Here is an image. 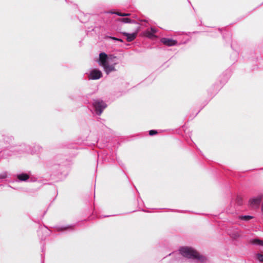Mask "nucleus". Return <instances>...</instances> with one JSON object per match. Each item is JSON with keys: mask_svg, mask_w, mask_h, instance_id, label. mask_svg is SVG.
I'll use <instances>...</instances> for the list:
<instances>
[{"mask_svg": "<svg viewBox=\"0 0 263 263\" xmlns=\"http://www.w3.org/2000/svg\"><path fill=\"white\" fill-rule=\"evenodd\" d=\"M170 255L174 257L175 260L179 262H182L180 255L198 263H204L207 261L206 256L200 254L193 248L188 247H181L179 249V253H173L170 254Z\"/></svg>", "mask_w": 263, "mask_h": 263, "instance_id": "nucleus-1", "label": "nucleus"}, {"mask_svg": "<svg viewBox=\"0 0 263 263\" xmlns=\"http://www.w3.org/2000/svg\"><path fill=\"white\" fill-rule=\"evenodd\" d=\"M98 65L102 67L106 74L117 70V66L119 64V58L112 54H107L101 52L97 60Z\"/></svg>", "mask_w": 263, "mask_h": 263, "instance_id": "nucleus-2", "label": "nucleus"}, {"mask_svg": "<svg viewBox=\"0 0 263 263\" xmlns=\"http://www.w3.org/2000/svg\"><path fill=\"white\" fill-rule=\"evenodd\" d=\"M92 104L98 115H100L107 106L104 102L100 99L94 100Z\"/></svg>", "mask_w": 263, "mask_h": 263, "instance_id": "nucleus-3", "label": "nucleus"}, {"mask_svg": "<svg viewBox=\"0 0 263 263\" xmlns=\"http://www.w3.org/2000/svg\"><path fill=\"white\" fill-rule=\"evenodd\" d=\"M103 76L102 71L98 69H91L88 74L89 80H96L101 78Z\"/></svg>", "mask_w": 263, "mask_h": 263, "instance_id": "nucleus-4", "label": "nucleus"}, {"mask_svg": "<svg viewBox=\"0 0 263 263\" xmlns=\"http://www.w3.org/2000/svg\"><path fill=\"white\" fill-rule=\"evenodd\" d=\"M262 198V196L260 195L255 198L251 199L249 201V204L250 206L253 208H257L260 204Z\"/></svg>", "mask_w": 263, "mask_h": 263, "instance_id": "nucleus-5", "label": "nucleus"}, {"mask_svg": "<svg viewBox=\"0 0 263 263\" xmlns=\"http://www.w3.org/2000/svg\"><path fill=\"white\" fill-rule=\"evenodd\" d=\"M161 41L163 44L168 46L175 45L177 43V42L175 40L165 37L162 38L161 39Z\"/></svg>", "mask_w": 263, "mask_h": 263, "instance_id": "nucleus-6", "label": "nucleus"}, {"mask_svg": "<svg viewBox=\"0 0 263 263\" xmlns=\"http://www.w3.org/2000/svg\"><path fill=\"white\" fill-rule=\"evenodd\" d=\"M123 34L126 36V40L128 42L133 41L137 36V33H129L127 32H124Z\"/></svg>", "mask_w": 263, "mask_h": 263, "instance_id": "nucleus-7", "label": "nucleus"}, {"mask_svg": "<svg viewBox=\"0 0 263 263\" xmlns=\"http://www.w3.org/2000/svg\"><path fill=\"white\" fill-rule=\"evenodd\" d=\"M156 32V30L155 28H151V29L147 30L145 32L144 34L145 36L149 38H152L153 36H154V34Z\"/></svg>", "mask_w": 263, "mask_h": 263, "instance_id": "nucleus-8", "label": "nucleus"}, {"mask_svg": "<svg viewBox=\"0 0 263 263\" xmlns=\"http://www.w3.org/2000/svg\"><path fill=\"white\" fill-rule=\"evenodd\" d=\"M17 178L21 181H26L29 179V176L27 174L22 173L18 174L17 175Z\"/></svg>", "mask_w": 263, "mask_h": 263, "instance_id": "nucleus-9", "label": "nucleus"}, {"mask_svg": "<svg viewBox=\"0 0 263 263\" xmlns=\"http://www.w3.org/2000/svg\"><path fill=\"white\" fill-rule=\"evenodd\" d=\"M250 242L254 245L263 246V240L255 238L251 239Z\"/></svg>", "mask_w": 263, "mask_h": 263, "instance_id": "nucleus-10", "label": "nucleus"}, {"mask_svg": "<svg viewBox=\"0 0 263 263\" xmlns=\"http://www.w3.org/2000/svg\"><path fill=\"white\" fill-rule=\"evenodd\" d=\"M252 218H253V217L251 216H249V215H245V216H239V219L243 220H246V221H248Z\"/></svg>", "mask_w": 263, "mask_h": 263, "instance_id": "nucleus-11", "label": "nucleus"}, {"mask_svg": "<svg viewBox=\"0 0 263 263\" xmlns=\"http://www.w3.org/2000/svg\"><path fill=\"white\" fill-rule=\"evenodd\" d=\"M119 21L125 23H133V21L128 18H122L119 19Z\"/></svg>", "mask_w": 263, "mask_h": 263, "instance_id": "nucleus-12", "label": "nucleus"}, {"mask_svg": "<svg viewBox=\"0 0 263 263\" xmlns=\"http://www.w3.org/2000/svg\"><path fill=\"white\" fill-rule=\"evenodd\" d=\"M256 259L259 261V262H263V254L258 253L256 255Z\"/></svg>", "mask_w": 263, "mask_h": 263, "instance_id": "nucleus-13", "label": "nucleus"}, {"mask_svg": "<svg viewBox=\"0 0 263 263\" xmlns=\"http://www.w3.org/2000/svg\"><path fill=\"white\" fill-rule=\"evenodd\" d=\"M8 174L7 172H3L0 174V179H5L7 177Z\"/></svg>", "mask_w": 263, "mask_h": 263, "instance_id": "nucleus-14", "label": "nucleus"}, {"mask_svg": "<svg viewBox=\"0 0 263 263\" xmlns=\"http://www.w3.org/2000/svg\"><path fill=\"white\" fill-rule=\"evenodd\" d=\"M157 133V132L155 130H151L149 131V134L151 136H153Z\"/></svg>", "mask_w": 263, "mask_h": 263, "instance_id": "nucleus-15", "label": "nucleus"}, {"mask_svg": "<svg viewBox=\"0 0 263 263\" xmlns=\"http://www.w3.org/2000/svg\"><path fill=\"white\" fill-rule=\"evenodd\" d=\"M106 38H109L114 41H117V40H118V38L115 37H112V36H107Z\"/></svg>", "mask_w": 263, "mask_h": 263, "instance_id": "nucleus-16", "label": "nucleus"}, {"mask_svg": "<svg viewBox=\"0 0 263 263\" xmlns=\"http://www.w3.org/2000/svg\"><path fill=\"white\" fill-rule=\"evenodd\" d=\"M112 13L116 14H117V15H118V16H122V14H123V13H120V12H112Z\"/></svg>", "mask_w": 263, "mask_h": 263, "instance_id": "nucleus-17", "label": "nucleus"}, {"mask_svg": "<svg viewBox=\"0 0 263 263\" xmlns=\"http://www.w3.org/2000/svg\"><path fill=\"white\" fill-rule=\"evenodd\" d=\"M130 15V13H123L122 14V16H129Z\"/></svg>", "mask_w": 263, "mask_h": 263, "instance_id": "nucleus-18", "label": "nucleus"}, {"mask_svg": "<svg viewBox=\"0 0 263 263\" xmlns=\"http://www.w3.org/2000/svg\"><path fill=\"white\" fill-rule=\"evenodd\" d=\"M117 41H119L120 42H123V40L122 39H118Z\"/></svg>", "mask_w": 263, "mask_h": 263, "instance_id": "nucleus-19", "label": "nucleus"}]
</instances>
